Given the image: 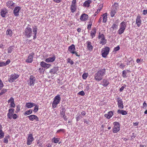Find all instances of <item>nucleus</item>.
I'll list each match as a JSON object with an SVG mask.
<instances>
[{
    "label": "nucleus",
    "instance_id": "48",
    "mask_svg": "<svg viewBox=\"0 0 147 147\" xmlns=\"http://www.w3.org/2000/svg\"><path fill=\"white\" fill-rule=\"evenodd\" d=\"M119 5L117 3H115L113 5V8L115 9H116V10H117V9L118 8Z\"/></svg>",
    "mask_w": 147,
    "mask_h": 147
},
{
    "label": "nucleus",
    "instance_id": "18",
    "mask_svg": "<svg viewBox=\"0 0 147 147\" xmlns=\"http://www.w3.org/2000/svg\"><path fill=\"white\" fill-rule=\"evenodd\" d=\"M141 17L140 15H138L136 18V24L137 25L138 27H139L142 23V20H141Z\"/></svg>",
    "mask_w": 147,
    "mask_h": 147
},
{
    "label": "nucleus",
    "instance_id": "23",
    "mask_svg": "<svg viewBox=\"0 0 147 147\" xmlns=\"http://www.w3.org/2000/svg\"><path fill=\"white\" fill-rule=\"evenodd\" d=\"M86 43L87 44V48L88 50L92 51L93 49V47L92 45L91 42L89 41H88Z\"/></svg>",
    "mask_w": 147,
    "mask_h": 147
},
{
    "label": "nucleus",
    "instance_id": "8",
    "mask_svg": "<svg viewBox=\"0 0 147 147\" xmlns=\"http://www.w3.org/2000/svg\"><path fill=\"white\" fill-rule=\"evenodd\" d=\"M19 77V76L18 74H12L10 76L9 78L8 79V81L10 83L12 82L17 79Z\"/></svg>",
    "mask_w": 147,
    "mask_h": 147
},
{
    "label": "nucleus",
    "instance_id": "6",
    "mask_svg": "<svg viewBox=\"0 0 147 147\" xmlns=\"http://www.w3.org/2000/svg\"><path fill=\"white\" fill-rule=\"evenodd\" d=\"M98 39H100V44L102 45H105L107 42V40L105 38V36L103 34H101L100 32L99 33L98 36Z\"/></svg>",
    "mask_w": 147,
    "mask_h": 147
},
{
    "label": "nucleus",
    "instance_id": "55",
    "mask_svg": "<svg viewBox=\"0 0 147 147\" xmlns=\"http://www.w3.org/2000/svg\"><path fill=\"white\" fill-rule=\"evenodd\" d=\"M101 8H100V9H98V10L95 12V13L94 14L93 16H96L98 13L100 11Z\"/></svg>",
    "mask_w": 147,
    "mask_h": 147
},
{
    "label": "nucleus",
    "instance_id": "40",
    "mask_svg": "<svg viewBox=\"0 0 147 147\" xmlns=\"http://www.w3.org/2000/svg\"><path fill=\"white\" fill-rule=\"evenodd\" d=\"M81 118H82V117L81 116V115L80 114V113H78L76 115V121H78Z\"/></svg>",
    "mask_w": 147,
    "mask_h": 147
},
{
    "label": "nucleus",
    "instance_id": "38",
    "mask_svg": "<svg viewBox=\"0 0 147 147\" xmlns=\"http://www.w3.org/2000/svg\"><path fill=\"white\" fill-rule=\"evenodd\" d=\"M7 13V12L4 9L2 10L0 12L1 15L2 17H5Z\"/></svg>",
    "mask_w": 147,
    "mask_h": 147
},
{
    "label": "nucleus",
    "instance_id": "11",
    "mask_svg": "<svg viewBox=\"0 0 147 147\" xmlns=\"http://www.w3.org/2000/svg\"><path fill=\"white\" fill-rule=\"evenodd\" d=\"M21 9V7L20 6L16 7L13 10V13L15 16H19V12Z\"/></svg>",
    "mask_w": 147,
    "mask_h": 147
},
{
    "label": "nucleus",
    "instance_id": "33",
    "mask_svg": "<svg viewBox=\"0 0 147 147\" xmlns=\"http://www.w3.org/2000/svg\"><path fill=\"white\" fill-rule=\"evenodd\" d=\"M116 9L114 8H113L110 12V14L111 17H113L116 13Z\"/></svg>",
    "mask_w": 147,
    "mask_h": 147
},
{
    "label": "nucleus",
    "instance_id": "7",
    "mask_svg": "<svg viewBox=\"0 0 147 147\" xmlns=\"http://www.w3.org/2000/svg\"><path fill=\"white\" fill-rule=\"evenodd\" d=\"M110 50L109 47H106L102 49V55L104 58L107 57V55L109 54Z\"/></svg>",
    "mask_w": 147,
    "mask_h": 147
},
{
    "label": "nucleus",
    "instance_id": "1",
    "mask_svg": "<svg viewBox=\"0 0 147 147\" xmlns=\"http://www.w3.org/2000/svg\"><path fill=\"white\" fill-rule=\"evenodd\" d=\"M106 73L105 69H100L98 70L94 75V79L96 81H100L103 78Z\"/></svg>",
    "mask_w": 147,
    "mask_h": 147
},
{
    "label": "nucleus",
    "instance_id": "62",
    "mask_svg": "<svg viewBox=\"0 0 147 147\" xmlns=\"http://www.w3.org/2000/svg\"><path fill=\"white\" fill-rule=\"evenodd\" d=\"M20 107L19 105H17L16 106V111L17 112L19 111H20Z\"/></svg>",
    "mask_w": 147,
    "mask_h": 147
},
{
    "label": "nucleus",
    "instance_id": "54",
    "mask_svg": "<svg viewBox=\"0 0 147 147\" xmlns=\"http://www.w3.org/2000/svg\"><path fill=\"white\" fill-rule=\"evenodd\" d=\"M45 70V69L42 67H40L38 70L39 71L40 73H41L42 72H44Z\"/></svg>",
    "mask_w": 147,
    "mask_h": 147
},
{
    "label": "nucleus",
    "instance_id": "45",
    "mask_svg": "<svg viewBox=\"0 0 147 147\" xmlns=\"http://www.w3.org/2000/svg\"><path fill=\"white\" fill-rule=\"evenodd\" d=\"M33 111L34 113H36L38 110V106L37 105H35Z\"/></svg>",
    "mask_w": 147,
    "mask_h": 147
},
{
    "label": "nucleus",
    "instance_id": "51",
    "mask_svg": "<svg viewBox=\"0 0 147 147\" xmlns=\"http://www.w3.org/2000/svg\"><path fill=\"white\" fill-rule=\"evenodd\" d=\"M76 0H73L71 6H76Z\"/></svg>",
    "mask_w": 147,
    "mask_h": 147
},
{
    "label": "nucleus",
    "instance_id": "14",
    "mask_svg": "<svg viewBox=\"0 0 147 147\" xmlns=\"http://www.w3.org/2000/svg\"><path fill=\"white\" fill-rule=\"evenodd\" d=\"M27 117L29 118L30 120L32 121L34 120H35L36 121H38L39 120L38 118L36 115H31L28 116Z\"/></svg>",
    "mask_w": 147,
    "mask_h": 147
},
{
    "label": "nucleus",
    "instance_id": "63",
    "mask_svg": "<svg viewBox=\"0 0 147 147\" xmlns=\"http://www.w3.org/2000/svg\"><path fill=\"white\" fill-rule=\"evenodd\" d=\"M147 13V10L145 9L143 11V15H146Z\"/></svg>",
    "mask_w": 147,
    "mask_h": 147
},
{
    "label": "nucleus",
    "instance_id": "9",
    "mask_svg": "<svg viewBox=\"0 0 147 147\" xmlns=\"http://www.w3.org/2000/svg\"><path fill=\"white\" fill-rule=\"evenodd\" d=\"M117 99L118 107L120 109H123L124 106L122 99L120 97L117 98Z\"/></svg>",
    "mask_w": 147,
    "mask_h": 147
},
{
    "label": "nucleus",
    "instance_id": "59",
    "mask_svg": "<svg viewBox=\"0 0 147 147\" xmlns=\"http://www.w3.org/2000/svg\"><path fill=\"white\" fill-rule=\"evenodd\" d=\"M120 49V47L119 46H117L116 47H115L114 49V50L115 51H117L119 50Z\"/></svg>",
    "mask_w": 147,
    "mask_h": 147
},
{
    "label": "nucleus",
    "instance_id": "27",
    "mask_svg": "<svg viewBox=\"0 0 147 147\" xmlns=\"http://www.w3.org/2000/svg\"><path fill=\"white\" fill-rule=\"evenodd\" d=\"M10 62V61L9 59H8L6 62H0V67L5 66L9 64Z\"/></svg>",
    "mask_w": 147,
    "mask_h": 147
},
{
    "label": "nucleus",
    "instance_id": "2",
    "mask_svg": "<svg viewBox=\"0 0 147 147\" xmlns=\"http://www.w3.org/2000/svg\"><path fill=\"white\" fill-rule=\"evenodd\" d=\"M126 27V23L125 22H122L119 25V29L117 31L118 34L121 35L123 33Z\"/></svg>",
    "mask_w": 147,
    "mask_h": 147
},
{
    "label": "nucleus",
    "instance_id": "35",
    "mask_svg": "<svg viewBox=\"0 0 147 147\" xmlns=\"http://www.w3.org/2000/svg\"><path fill=\"white\" fill-rule=\"evenodd\" d=\"M103 23H105L107 22V13H105L103 15Z\"/></svg>",
    "mask_w": 147,
    "mask_h": 147
},
{
    "label": "nucleus",
    "instance_id": "21",
    "mask_svg": "<svg viewBox=\"0 0 147 147\" xmlns=\"http://www.w3.org/2000/svg\"><path fill=\"white\" fill-rule=\"evenodd\" d=\"M118 24L115 23H113L110 28L111 30L113 33H115L116 32V30L118 28Z\"/></svg>",
    "mask_w": 147,
    "mask_h": 147
},
{
    "label": "nucleus",
    "instance_id": "53",
    "mask_svg": "<svg viewBox=\"0 0 147 147\" xmlns=\"http://www.w3.org/2000/svg\"><path fill=\"white\" fill-rule=\"evenodd\" d=\"M15 105L14 102H11L10 104V107H12L14 108L15 107Z\"/></svg>",
    "mask_w": 147,
    "mask_h": 147
},
{
    "label": "nucleus",
    "instance_id": "30",
    "mask_svg": "<svg viewBox=\"0 0 147 147\" xmlns=\"http://www.w3.org/2000/svg\"><path fill=\"white\" fill-rule=\"evenodd\" d=\"M92 2V1L90 0H88L85 1L84 3L83 6L85 7H88L90 6V4Z\"/></svg>",
    "mask_w": 147,
    "mask_h": 147
},
{
    "label": "nucleus",
    "instance_id": "50",
    "mask_svg": "<svg viewBox=\"0 0 147 147\" xmlns=\"http://www.w3.org/2000/svg\"><path fill=\"white\" fill-rule=\"evenodd\" d=\"M127 86L126 85L124 84L123 86H122L121 88L119 89V91L120 92H122L123 90Z\"/></svg>",
    "mask_w": 147,
    "mask_h": 147
},
{
    "label": "nucleus",
    "instance_id": "13",
    "mask_svg": "<svg viewBox=\"0 0 147 147\" xmlns=\"http://www.w3.org/2000/svg\"><path fill=\"white\" fill-rule=\"evenodd\" d=\"M15 3L11 1H8L6 3L7 6L11 9H13L15 6Z\"/></svg>",
    "mask_w": 147,
    "mask_h": 147
},
{
    "label": "nucleus",
    "instance_id": "44",
    "mask_svg": "<svg viewBox=\"0 0 147 147\" xmlns=\"http://www.w3.org/2000/svg\"><path fill=\"white\" fill-rule=\"evenodd\" d=\"M67 62L68 63H69L71 65H72L74 64V61L71 60L70 58H68L67 60Z\"/></svg>",
    "mask_w": 147,
    "mask_h": 147
},
{
    "label": "nucleus",
    "instance_id": "31",
    "mask_svg": "<svg viewBox=\"0 0 147 147\" xmlns=\"http://www.w3.org/2000/svg\"><path fill=\"white\" fill-rule=\"evenodd\" d=\"M37 28L36 26L33 28V32L34 35L33 36V39H35L36 38Z\"/></svg>",
    "mask_w": 147,
    "mask_h": 147
},
{
    "label": "nucleus",
    "instance_id": "17",
    "mask_svg": "<svg viewBox=\"0 0 147 147\" xmlns=\"http://www.w3.org/2000/svg\"><path fill=\"white\" fill-rule=\"evenodd\" d=\"M76 47L75 45L74 44L71 45L68 47V50L71 54H73L75 51Z\"/></svg>",
    "mask_w": 147,
    "mask_h": 147
},
{
    "label": "nucleus",
    "instance_id": "52",
    "mask_svg": "<svg viewBox=\"0 0 147 147\" xmlns=\"http://www.w3.org/2000/svg\"><path fill=\"white\" fill-rule=\"evenodd\" d=\"M78 94L84 96L85 95V93L83 91H81L78 93Z\"/></svg>",
    "mask_w": 147,
    "mask_h": 147
},
{
    "label": "nucleus",
    "instance_id": "49",
    "mask_svg": "<svg viewBox=\"0 0 147 147\" xmlns=\"http://www.w3.org/2000/svg\"><path fill=\"white\" fill-rule=\"evenodd\" d=\"M127 72L125 70H123L122 71V76L123 78H126Z\"/></svg>",
    "mask_w": 147,
    "mask_h": 147
},
{
    "label": "nucleus",
    "instance_id": "60",
    "mask_svg": "<svg viewBox=\"0 0 147 147\" xmlns=\"http://www.w3.org/2000/svg\"><path fill=\"white\" fill-rule=\"evenodd\" d=\"M61 131H62V132H65V129H60L58 130H57V133H59Z\"/></svg>",
    "mask_w": 147,
    "mask_h": 147
},
{
    "label": "nucleus",
    "instance_id": "47",
    "mask_svg": "<svg viewBox=\"0 0 147 147\" xmlns=\"http://www.w3.org/2000/svg\"><path fill=\"white\" fill-rule=\"evenodd\" d=\"M4 133L2 131V130H0V137H1V138H4Z\"/></svg>",
    "mask_w": 147,
    "mask_h": 147
},
{
    "label": "nucleus",
    "instance_id": "5",
    "mask_svg": "<svg viewBox=\"0 0 147 147\" xmlns=\"http://www.w3.org/2000/svg\"><path fill=\"white\" fill-rule=\"evenodd\" d=\"M114 127L113 129V132L114 133H117L120 130V125L117 122H115L113 123Z\"/></svg>",
    "mask_w": 147,
    "mask_h": 147
},
{
    "label": "nucleus",
    "instance_id": "36",
    "mask_svg": "<svg viewBox=\"0 0 147 147\" xmlns=\"http://www.w3.org/2000/svg\"><path fill=\"white\" fill-rule=\"evenodd\" d=\"M6 34L9 35V36H11L13 34V32L12 30L10 29H8L7 30L6 32Z\"/></svg>",
    "mask_w": 147,
    "mask_h": 147
},
{
    "label": "nucleus",
    "instance_id": "37",
    "mask_svg": "<svg viewBox=\"0 0 147 147\" xmlns=\"http://www.w3.org/2000/svg\"><path fill=\"white\" fill-rule=\"evenodd\" d=\"M32 110L31 109H30L26 111L24 113V115L25 116H27L30 115L32 113Z\"/></svg>",
    "mask_w": 147,
    "mask_h": 147
},
{
    "label": "nucleus",
    "instance_id": "42",
    "mask_svg": "<svg viewBox=\"0 0 147 147\" xmlns=\"http://www.w3.org/2000/svg\"><path fill=\"white\" fill-rule=\"evenodd\" d=\"M59 138H56L55 137H54L52 139V142H54L55 143H57L59 140Z\"/></svg>",
    "mask_w": 147,
    "mask_h": 147
},
{
    "label": "nucleus",
    "instance_id": "3",
    "mask_svg": "<svg viewBox=\"0 0 147 147\" xmlns=\"http://www.w3.org/2000/svg\"><path fill=\"white\" fill-rule=\"evenodd\" d=\"M60 100L61 98L59 95H57L54 98L52 104L53 108H55L56 107L57 105L59 103Z\"/></svg>",
    "mask_w": 147,
    "mask_h": 147
},
{
    "label": "nucleus",
    "instance_id": "4",
    "mask_svg": "<svg viewBox=\"0 0 147 147\" xmlns=\"http://www.w3.org/2000/svg\"><path fill=\"white\" fill-rule=\"evenodd\" d=\"M24 33L25 37L27 38H30L32 34V29L30 27H27L24 30Z\"/></svg>",
    "mask_w": 147,
    "mask_h": 147
},
{
    "label": "nucleus",
    "instance_id": "12",
    "mask_svg": "<svg viewBox=\"0 0 147 147\" xmlns=\"http://www.w3.org/2000/svg\"><path fill=\"white\" fill-rule=\"evenodd\" d=\"M34 138L32 134H29L28 136L27 140V144L28 145H30L34 140Z\"/></svg>",
    "mask_w": 147,
    "mask_h": 147
},
{
    "label": "nucleus",
    "instance_id": "20",
    "mask_svg": "<svg viewBox=\"0 0 147 147\" xmlns=\"http://www.w3.org/2000/svg\"><path fill=\"white\" fill-rule=\"evenodd\" d=\"M40 65L42 67L46 69L49 68L51 66V64H47L44 61L41 62L40 63Z\"/></svg>",
    "mask_w": 147,
    "mask_h": 147
},
{
    "label": "nucleus",
    "instance_id": "28",
    "mask_svg": "<svg viewBox=\"0 0 147 147\" xmlns=\"http://www.w3.org/2000/svg\"><path fill=\"white\" fill-rule=\"evenodd\" d=\"M35 104L30 102H27L25 106L28 108H31L35 106Z\"/></svg>",
    "mask_w": 147,
    "mask_h": 147
},
{
    "label": "nucleus",
    "instance_id": "26",
    "mask_svg": "<svg viewBox=\"0 0 147 147\" xmlns=\"http://www.w3.org/2000/svg\"><path fill=\"white\" fill-rule=\"evenodd\" d=\"M102 83V86L104 87L107 86L110 83L109 80L106 79L103 80Z\"/></svg>",
    "mask_w": 147,
    "mask_h": 147
},
{
    "label": "nucleus",
    "instance_id": "16",
    "mask_svg": "<svg viewBox=\"0 0 147 147\" xmlns=\"http://www.w3.org/2000/svg\"><path fill=\"white\" fill-rule=\"evenodd\" d=\"M59 67H55L50 70L49 73L51 75L55 74H57L58 73L57 72L59 70Z\"/></svg>",
    "mask_w": 147,
    "mask_h": 147
},
{
    "label": "nucleus",
    "instance_id": "24",
    "mask_svg": "<svg viewBox=\"0 0 147 147\" xmlns=\"http://www.w3.org/2000/svg\"><path fill=\"white\" fill-rule=\"evenodd\" d=\"M55 59V57L54 55L51 57H49L45 60V61L47 63L52 62L54 61Z\"/></svg>",
    "mask_w": 147,
    "mask_h": 147
},
{
    "label": "nucleus",
    "instance_id": "58",
    "mask_svg": "<svg viewBox=\"0 0 147 147\" xmlns=\"http://www.w3.org/2000/svg\"><path fill=\"white\" fill-rule=\"evenodd\" d=\"M17 117L18 116L16 114L14 113L13 114L12 117V118L13 119H16L17 118Z\"/></svg>",
    "mask_w": 147,
    "mask_h": 147
},
{
    "label": "nucleus",
    "instance_id": "46",
    "mask_svg": "<svg viewBox=\"0 0 147 147\" xmlns=\"http://www.w3.org/2000/svg\"><path fill=\"white\" fill-rule=\"evenodd\" d=\"M88 76V74L87 73H84L82 75V77L84 79H86L87 78Z\"/></svg>",
    "mask_w": 147,
    "mask_h": 147
},
{
    "label": "nucleus",
    "instance_id": "10",
    "mask_svg": "<svg viewBox=\"0 0 147 147\" xmlns=\"http://www.w3.org/2000/svg\"><path fill=\"white\" fill-rule=\"evenodd\" d=\"M34 55V53H33L29 54L26 60V62L29 63H32L33 61V57Z\"/></svg>",
    "mask_w": 147,
    "mask_h": 147
},
{
    "label": "nucleus",
    "instance_id": "39",
    "mask_svg": "<svg viewBox=\"0 0 147 147\" xmlns=\"http://www.w3.org/2000/svg\"><path fill=\"white\" fill-rule=\"evenodd\" d=\"M76 9V6H71L70 10L72 13L74 12Z\"/></svg>",
    "mask_w": 147,
    "mask_h": 147
},
{
    "label": "nucleus",
    "instance_id": "32",
    "mask_svg": "<svg viewBox=\"0 0 147 147\" xmlns=\"http://www.w3.org/2000/svg\"><path fill=\"white\" fill-rule=\"evenodd\" d=\"M118 114H120L123 115H125L127 114V112L126 111L122 110H118L117 111Z\"/></svg>",
    "mask_w": 147,
    "mask_h": 147
},
{
    "label": "nucleus",
    "instance_id": "19",
    "mask_svg": "<svg viewBox=\"0 0 147 147\" xmlns=\"http://www.w3.org/2000/svg\"><path fill=\"white\" fill-rule=\"evenodd\" d=\"M35 80V78L32 76H30L29 79V85L30 86H33L34 84V82Z\"/></svg>",
    "mask_w": 147,
    "mask_h": 147
},
{
    "label": "nucleus",
    "instance_id": "25",
    "mask_svg": "<svg viewBox=\"0 0 147 147\" xmlns=\"http://www.w3.org/2000/svg\"><path fill=\"white\" fill-rule=\"evenodd\" d=\"M113 115V112L112 111H110L108 112L107 114H105L104 116L107 119H109L111 118Z\"/></svg>",
    "mask_w": 147,
    "mask_h": 147
},
{
    "label": "nucleus",
    "instance_id": "22",
    "mask_svg": "<svg viewBox=\"0 0 147 147\" xmlns=\"http://www.w3.org/2000/svg\"><path fill=\"white\" fill-rule=\"evenodd\" d=\"M88 18V16L86 14L83 13L80 16V20L83 21L86 20Z\"/></svg>",
    "mask_w": 147,
    "mask_h": 147
},
{
    "label": "nucleus",
    "instance_id": "57",
    "mask_svg": "<svg viewBox=\"0 0 147 147\" xmlns=\"http://www.w3.org/2000/svg\"><path fill=\"white\" fill-rule=\"evenodd\" d=\"M146 106H147V104L146 103V101H144V103L143 104V107H142L143 108H146L145 107H146Z\"/></svg>",
    "mask_w": 147,
    "mask_h": 147
},
{
    "label": "nucleus",
    "instance_id": "29",
    "mask_svg": "<svg viewBox=\"0 0 147 147\" xmlns=\"http://www.w3.org/2000/svg\"><path fill=\"white\" fill-rule=\"evenodd\" d=\"M96 32V29L95 28L92 29V30L90 32V36H92V38L95 36Z\"/></svg>",
    "mask_w": 147,
    "mask_h": 147
},
{
    "label": "nucleus",
    "instance_id": "15",
    "mask_svg": "<svg viewBox=\"0 0 147 147\" xmlns=\"http://www.w3.org/2000/svg\"><path fill=\"white\" fill-rule=\"evenodd\" d=\"M14 109H9L8 113L7 114V117L10 119H12L13 115L14 113Z\"/></svg>",
    "mask_w": 147,
    "mask_h": 147
},
{
    "label": "nucleus",
    "instance_id": "64",
    "mask_svg": "<svg viewBox=\"0 0 147 147\" xmlns=\"http://www.w3.org/2000/svg\"><path fill=\"white\" fill-rule=\"evenodd\" d=\"M81 114L83 116H85L86 115V112L85 111H83L81 113Z\"/></svg>",
    "mask_w": 147,
    "mask_h": 147
},
{
    "label": "nucleus",
    "instance_id": "56",
    "mask_svg": "<svg viewBox=\"0 0 147 147\" xmlns=\"http://www.w3.org/2000/svg\"><path fill=\"white\" fill-rule=\"evenodd\" d=\"M8 102H14V100L13 98L11 97L10 98V99L8 101Z\"/></svg>",
    "mask_w": 147,
    "mask_h": 147
},
{
    "label": "nucleus",
    "instance_id": "43",
    "mask_svg": "<svg viewBox=\"0 0 147 147\" xmlns=\"http://www.w3.org/2000/svg\"><path fill=\"white\" fill-rule=\"evenodd\" d=\"M7 91V89H3L1 90V92H0V96L2 95L3 94L6 92Z\"/></svg>",
    "mask_w": 147,
    "mask_h": 147
},
{
    "label": "nucleus",
    "instance_id": "41",
    "mask_svg": "<svg viewBox=\"0 0 147 147\" xmlns=\"http://www.w3.org/2000/svg\"><path fill=\"white\" fill-rule=\"evenodd\" d=\"M9 135L5 136L3 139V142L4 143H7L8 142V139L9 138Z\"/></svg>",
    "mask_w": 147,
    "mask_h": 147
},
{
    "label": "nucleus",
    "instance_id": "34",
    "mask_svg": "<svg viewBox=\"0 0 147 147\" xmlns=\"http://www.w3.org/2000/svg\"><path fill=\"white\" fill-rule=\"evenodd\" d=\"M14 48V46H10L7 48V51L8 53H10L13 51Z\"/></svg>",
    "mask_w": 147,
    "mask_h": 147
},
{
    "label": "nucleus",
    "instance_id": "61",
    "mask_svg": "<svg viewBox=\"0 0 147 147\" xmlns=\"http://www.w3.org/2000/svg\"><path fill=\"white\" fill-rule=\"evenodd\" d=\"M4 85L2 82H0V90H1L3 87Z\"/></svg>",
    "mask_w": 147,
    "mask_h": 147
}]
</instances>
